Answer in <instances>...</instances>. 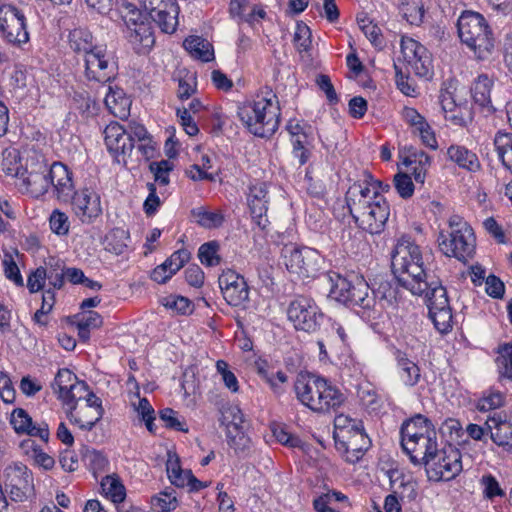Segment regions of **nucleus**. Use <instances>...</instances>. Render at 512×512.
<instances>
[{
	"label": "nucleus",
	"mask_w": 512,
	"mask_h": 512,
	"mask_svg": "<svg viewBox=\"0 0 512 512\" xmlns=\"http://www.w3.org/2000/svg\"><path fill=\"white\" fill-rule=\"evenodd\" d=\"M332 286L329 297L355 309L364 319H376L382 310L374 292L362 276L352 275L350 278L338 274L330 276Z\"/></svg>",
	"instance_id": "1"
},
{
	"label": "nucleus",
	"mask_w": 512,
	"mask_h": 512,
	"mask_svg": "<svg viewBox=\"0 0 512 512\" xmlns=\"http://www.w3.org/2000/svg\"><path fill=\"white\" fill-rule=\"evenodd\" d=\"M391 267L400 285L412 293H420L427 287L423 283L427 273L423 267L420 248L409 238L402 237L398 240L392 253Z\"/></svg>",
	"instance_id": "2"
},
{
	"label": "nucleus",
	"mask_w": 512,
	"mask_h": 512,
	"mask_svg": "<svg viewBox=\"0 0 512 512\" xmlns=\"http://www.w3.org/2000/svg\"><path fill=\"white\" fill-rule=\"evenodd\" d=\"M237 114L249 132L257 137H270L279 127L280 107L276 95L271 91L244 103Z\"/></svg>",
	"instance_id": "3"
},
{
	"label": "nucleus",
	"mask_w": 512,
	"mask_h": 512,
	"mask_svg": "<svg viewBox=\"0 0 512 512\" xmlns=\"http://www.w3.org/2000/svg\"><path fill=\"white\" fill-rule=\"evenodd\" d=\"M297 399L316 413L337 409L344 401L340 390L326 379L315 375H301L294 384Z\"/></svg>",
	"instance_id": "4"
},
{
	"label": "nucleus",
	"mask_w": 512,
	"mask_h": 512,
	"mask_svg": "<svg viewBox=\"0 0 512 512\" xmlns=\"http://www.w3.org/2000/svg\"><path fill=\"white\" fill-rule=\"evenodd\" d=\"M458 35L478 59H486L491 53L494 43L492 32L486 19L477 12L462 13L457 22Z\"/></svg>",
	"instance_id": "5"
},
{
	"label": "nucleus",
	"mask_w": 512,
	"mask_h": 512,
	"mask_svg": "<svg viewBox=\"0 0 512 512\" xmlns=\"http://www.w3.org/2000/svg\"><path fill=\"white\" fill-rule=\"evenodd\" d=\"M462 468L461 452L451 444L437 448L425 464L427 476L432 481H450Z\"/></svg>",
	"instance_id": "6"
},
{
	"label": "nucleus",
	"mask_w": 512,
	"mask_h": 512,
	"mask_svg": "<svg viewBox=\"0 0 512 512\" xmlns=\"http://www.w3.org/2000/svg\"><path fill=\"white\" fill-rule=\"evenodd\" d=\"M380 189H382L381 182L375 181L368 171L363 172L362 180L354 182L348 188L345 194V202L354 220L359 216L364 218L362 214L365 209L376 201V197H383L379 193Z\"/></svg>",
	"instance_id": "7"
},
{
	"label": "nucleus",
	"mask_w": 512,
	"mask_h": 512,
	"mask_svg": "<svg viewBox=\"0 0 512 512\" xmlns=\"http://www.w3.org/2000/svg\"><path fill=\"white\" fill-rule=\"evenodd\" d=\"M287 316L296 330L308 333L315 332L323 320V313L315 301L304 296H299L290 302Z\"/></svg>",
	"instance_id": "8"
},
{
	"label": "nucleus",
	"mask_w": 512,
	"mask_h": 512,
	"mask_svg": "<svg viewBox=\"0 0 512 512\" xmlns=\"http://www.w3.org/2000/svg\"><path fill=\"white\" fill-rule=\"evenodd\" d=\"M0 32L10 44L21 46L29 41L26 16L22 9L11 4L0 6Z\"/></svg>",
	"instance_id": "9"
},
{
	"label": "nucleus",
	"mask_w": 512,
	"mask_h": 512,
	"mask_svg": "<svg viewBox=\"0 0 512 512\" xmlns=\"http://www.w3.org/2000/svg\"><path fill=\"white\" fill-rule=\"evenodd\" d=\"M283 257L289 272L301 278L315 277L320 269V255L312 248L285 246Z\"/></svg>",
	"instance_id": "10"
},
{
	"label": "nucleus",
	"mask_w": 512,
	"mask_h": 512,
	"mask_svg": "<svg viewBox=\"0 0 512 512\" xmlns=\"http://www.w3.org/2000/svg\"><path fill=\"white\" fill-rule=\"evenodd\" d=\"M85 76L90 81L107 83L117 74V64L105 46L94 48V51L84 56Z\"/></svg>",
	"instance_id": "11"
},
{
	"label": "nucleus",
	"mask_w": 512,
	"mask_h": 512,
	"mask_svg": "<svg viewBox=\"0 0 512 512\" xmlns=\"http://www.w3.org/2000/svg\"><path fill=\"white\" fill-rule=\"evenodd\" d=\"M5 487L10 498L16 502H23L34 492L33 476L27 466L14 463L4 470Z\"/></svg>",
	"instance_id": "12"
},
{
	"label": "nucleus",
	"mask_w": 512,
	"mask_h": 512,
	"mask_svg": "<svg viewBox=\"0 0 512 512\" xmlns=\"http://www.w3.org/2000/svg\"><path fill=\"white\" fill-rule=\"evenodd\" d=\"M439 246L447 256H454L460 261L472 257L475 249V236L468 224H461L459 229H453L449 239H443Z\"/></svg>",
	"instance_id": "13"
},
{
	"label": "nucleus",
	"mask_w": 512,
	"mask_h": 512,
	"mask_svg": "<svg viewBox=\"0 0 512 512\" xmlns=\"http://www.w3.org/2000/svg\"><path fill=\"white\" fill-rule=\"evenodd\" d=\"M401 53L415 75L428 77L432 74V56L421 43L409 37H402Z\"/></svg>",
	"instance_id": "14"
},
{
	"label": "nucleus",
	"mask_w": 512,
	"mask_h": 512,
	"mask_svg": "<svg viewBox=\"0 0 512 512\" xmlns=\"http://www.w3.org/2000/svg\"><path fill=\"white\" fill-rule=\"evenodd\" d=\"M142 6L162 32H175L179 14L176 0H142Z\"/></svg>",
	"instance_id": "15"
},
{
	"label": "nucleus",
	"mask_w": 512,
	"mask_h": 512,
	"mask_svg": "<svg viewBox=\"0 0 512 512\" xmlns=\"http://www.w3.org/2000/svg\"><path fill=\"white\" fill-rule=\"evenodd\" d=\"M125 22L127 26L126 37L134 51L138 54L148 52L155 42L151 24L140 20L139 13H132Z\"/></svg>",
	"instance_id": "16"
},
{
	"label": "nucleus",
	"mask_w": 512,
	"mask_h": 512,
	"mask_svg": "<svg viewBox=\"0 0 512 512\" xmlns=\"http://www.w3.org/2000/svg\"><path fill=\"white\" fill-rule=\"evenodd\" d=\"M390 208L384 197H376V201L371 203L361 216L357 217L354 222L356 225L370 234H378L383 229L388 220Z\"/></svg>",
	"instance_id": "17"
},
{
	"label": "nucleus",
	"mask_w": 512,
	"mask_h": 512,
	"mask_svg": "<svg viewBox=\"0 0 512 512\" xmlns=\"http://www.w3.org/2000/svg\"><path fill=\"white\" fill-rule=\"evenodd\" d=\"M69 201H71L75 215L83 223H90L102 214L100 197L90 189L85 188L79 192H74Z\"/></svg>",
	"instance_id": "18"
},
{
	"label": "nucleus",
	"mask_w": 512,
	"mask_h": 512,
	"mask_svg": "<svg viewBox=\"0 0 512 512\" xmlns=\"http://www.w3.org/2000/svg\"><path fill=\"white\" fill-rule=\"evenodd\" d=\"M401 446L413 464L425 466L433 453L437 451V434L428 432L427 435L413 439L411 442H404Z\"/></svg>",
	"instance_id": "19"
},
{
	"label": "nucleus",
	"mask_w": 512,
	"mask_h": 512,
	"mask_svg": "<svg viewBox=\"0 0 512 512\" xmlns=\"http://www.w3.org/2000/svg\"><path fill=\"white\" fill-rule=\"evenodd\" d=\"M10 423L17 434H26L33 437H39L44 442L49 439L48 424L42 422L36 424L29 414L22 408H16L11 414Z\"/></svg>",
	"instance_id": "20"
},
{
	"label": "nucleus",
	"mask_w": 512,
	"mask_h": 512,
	"mask_svg": "<svg viewBox=\"0 0 512 512\" xmlns=\"http://www.w3.org/2000/svg\"><path fill=\"white\" fill-rule=\"evenodd\" d=\"M248 205L255 223L264 229L268 223L267 213V188L263 182L255 183L249 187Z\"/></svg>",
	"instance_id": "21"
},
{
	"label": "nucleus",
	"mask_w": 512,
	"mask_h": 512,
	"mask_svg": "<svg viewBox=\"0 0 512 512\" xmlns=\"http://www.w3.org/2000/svg\"><path fill=\"white\" fill-rule=\"evenodd\" d=\"M50 185L54 187L56 196L59 200L67 202L74 194V185L71 172L67 166L62 163H53L50 168Z\"/></svg>",
	"instance_id": "22"
},
{
	"label": "nucleus",
	"mask_w": 512,
	"mask_h": 512,
	"mask_svg": "<svg viewBox=\"0 0 512 512\" xmlns=\"http://www.w3.org/2000/svg\"><path fill=\"white\" fill-rule=\"evenodd\" d=\"M104 135L108 150L116 155L126 154L134 147L131 135L118 122L107 125Z\"/></svg>",
	"instance_id": "23"
},
{
	"label": "nucleus",
	"mask_w": 512,
	"mask_h": 512,
	"mask_svg": "<svg viewBox=\"0 0 512 512\" xmlns=\"http://www.w3.org/2000/svg\"><path fill=\"white\" fill-rule=\"evenodd\" d=\"M486 425L495 444L512 446V416L494 413L493 416L488 417Z\"/></svg>",
	"instance_id": "24"
},
{
	"label": "nucleus",
	"mask_w": 512,
	"mask_h": 512,
	"mask_svg": "<svg viewBox=\"0 0 512 512\" xmlns=\"http://www.w3.org/2000/svg\"><path fill=\"white\" fill-rule=\"evenodd\" d=\"M67 418L71 423L76 424L82 430L90 431L99 422L103 413L90 405L77 403L66 409Z\"/></svg>",
	"instance_id": "25"
},
{
	"label": "nucleus",
	"mask_w": 512,
	"mask_h": 512,
	"mask_svg": "<svg viewBox=\"0 0 512 512\" xmlns=\"http://www.w3.org/2000/svg\"><path fill=\"white\" fill-rule=\"evenodd\" d=\"M423 283L426 284L427 287H425L422 292L413 294L425 296L429 311L431 309H443L450 306L447 291L438 280L426 275V277L423 278Z\"/></svg>",
	"instance_id": "26"
},
{
	"label": "nucleus",
	"mask_w": 512,
	"mask_h": 512,
	"mask_svg": "<svg viewBox=\"0 0 512 512\" xmlns=\"http://www.w3.org/2000/svg\"><path fill=\"white\" fill-rule=\"evenodd\" d=\"M49 176L50 170L48 171L44 167L41 171H32L20 177L17 185L37 198L48 191L50 187Z\"/></svg>",
	"instance_id": "27"
},
{
	"label": "nucleus",
	"mask_w": 512,
	"mask_h": 512,
	"mask_svg": "<svg viewBox=\"0 0 512 512\" xmlns=\"http://www.w3.org/2000/svg\"><path fill=\"white\" fill-rule=\"evenodd\" d=\"M336 444L343 448L346 453L351 454V456H347L349 462H355L369 448L370 439L365 433L364 427H362L361 431H355L347 435V438L339 440Z\"/></svg>",
	"instance_id": "28"
},
{
	"label": "nucleus",
	"mask_w": 512,
	"mask_h": 512,
	"mask_svg": "<svg viewBox=\"0 0 512 512\" xmlns=\"http://www.w3.org/2000/svg\"><path fill=\"white\" fill-rule=\"evenodd\" d=\"M395 359L399 380L407 387L416 386L421 380V370L419 366L400 350L396 351Z\"/></svg>",
	"instance_id": "29"
},
{
	"label": "nucleus",
	"mask_w": 512,
	"mask_h": 512,
	"mask_svg": "<svg viewBox=\"0 0 512 512\" xmlns=\"http://www.w3.org/2000/svg\"><path fill=\"white\" fill-rule=\"evenodd\" d=\"M428 432L436 433L431 421L418 414L402 424L400 430L401 444L427 435Z\"/></svg>",
	"instance_id": "30"
},
{
	"label": "nucleus",
	"mask_w": 512,
	"mask_h": 512,
	"mask_svg": "<svg viewBox=\"0 0 512 512\" xmlns=\"http://www.w3.org/2000/svg\"><path fill=\"white\" fill-rule=\"evenodd\" d=\"M104 103L109 112L117 118L126 119L130 114L131 101L121 88L109 86Z\"/></svg>",
	"instance_id": "31"
},
{
	"label": "nucleus",
	"mask_w": 512,
	"mask_h": 512,
	"mask_svg": "<svg viewBox=\"0 0 512 512\" xmlns=\"http://www.w3.org/2000/svg\"><path fill=\"white\" fill-rule=\"evenodd\" d=\"M70 48L76 53H83L84 56L98 48L94 44L92 33L84 27H78L70 31L68 36Z\"/></svg>",
	"instance_id": "32"
},
{
	"label": "nucleus",
	"mask_w": 512,
	"mask_h": 512,
	"mask_svg": "<svg viewBox=\"0 0 512 512\" xmlns=\"http://www.w3.org/2000/svg\"><path fill=\"white\" fill-rule=\"evenodd\" d=\"M448 158L460 168L475 172L480 168V162L475 153L464 146L451 145L447 150Z\"/></svg>",
	"instance_id": "33"
},
{
	"label": "nucleus",
	"mask_w": 512,
	"mask_h": 512,
	"mask_svg": "<svg viewBox=\"0 0 512 512\" xmlns=\"http://www.w3.org/2000/svg\"><path fill=\"white\" fill-rule=\"evenodd\" d=\"M183 45L187 52L195 59L202 62H209L214 59L212 44L200 36H189L185 39Z\"/></svg>",
	"instance_id": "34"
},
{
	"label": "nucleus",
	"mask_w": 512,
	"mask_h": 512,
	"mask_svg": "<svg viewBox=\"0 0 512 512\" xmlns=\"http://www.w3.org/2000/svg\"><path fill=\"white\" fill-rule=\"evenodd\" d=\"M1 169L6 175L16 177L18 180L27 174V170L21 165L18 150L14 148L3 151Z\"/></svg>",
	"instance_id": "35"
},
{
	"label": "nucleus",
	"mask_w": 512,
	"mask_h": 512,
	"mask_svg": "<svg viewBox=\"0 0 512 512\" xmlns=\"http://www.w3.org/2000/svg\"><path fill=\"white\" fill-rule=\"evenodd\" d=\"M494 146L502 164L512 173V133L498 131Z\"/></svg>",
	"instance_id": "36"
},
{
	"label": "nucleus",
	"mask_w": 512,
	"mask_h": 512,
	"mask_svg": "<svg viewBox=\"0 0 512 512\" xmlns=\"http://www.w3.org/2000/svg\"><path fill=\"white\" fill-rule=\"evenodd\" d=\"M363 423L348 415L340 414L334 420V439L338 443L339 440L347 438V435L362 430Z\"/></svg>",
	"instance_id": "37"
},
{
	"label": "nucleus",
	"mask_w": 512,
	"mask_h": 512,
	"mask_svg": "<svg viewBox=\"0 0 512 512\" xmlns=\"http://www.w3.org/2000/svg\"><path fill=\"white\" fill-rule=\"evenodd\" d=\"M166 471L170 482L179 488L188 485L191 470H183L180 467L179 459L176 455L168 453V460L166 463Z\"/></svg>",
	"instance_id": "38"
},
{
	"label": "nucleus",
	"mask_w": 512,
	"mask_h": 512,
	"mask_svg": "<svg viewBox=\"0 0 512 512\" xmlns=\"http://www.w3.org/2000/svg\"><path fill=\"white\" fill-rule=\"evenodd\" d=\"M400 12L408 23L419 26L424 18V3L422 0H400Z\"/></svg>",
	"instance_id": "39"
},
{
	"label": "nucleus",
	"mask_w": 512,
	"mask_h": 512,
	"mask_svg": "<svg viewBox=\"0 0 512 512\" xmlns=\"http://www.w3.org/2000/svg\"><path fill=\"white\" fill-rule=\"evenodd\" d=\"M491 88L492 81L488 76L480 75L471 89L475 103L481 107H491Z\"/></svg>",
	"instance_id": "40"
},
{
	"label": "nucleus",
	"mask_w": 512,
	"mask_h": 512,
	"mask_svg": "<svg viewBox=\"0 0 512 512\" xmlns=\"http://www.w3.org/2000/svg\"><path fill=\"white\" fill-rule=\"evenodd\" d=\"M348 498L341 492L329 491L317 496L313 500V507L317 512H339L334 504L336 502H347Z\"/></svg>",
	"instance_id": "41"
},
{
	"label": "nucleus",
	"mask_w": 512,
	"mask_h": 512,
	"mask_svg": "<svg viewBox=\"0 0 512 512\" xmlns=\"http://www.w3.org/2000/svg\"><path fill=\"white\" fill-rule=\"evenodd\" d=\"M227 443L236 454L244 453L250 448L251 440L246 434V429L227 427Z\"/></svg>",
	"instance_id": "42"
},
{
	"label": "nucleus",
	"mask_w": 512,
	"mask_h": 512,
	"mask_svg": "<svg viewBox=\"0 0 512 512\" xmlns=\"http://www.w3.org/2000/svg\"><path fill=\"white\" fill-rule=\"evenodd\" d=\"M495 363L501 377L512 380V344L506 343L498 347Z\"/></svg>",
	"instance_id": "43"
},
{
	"label": "nucleus",
	"mask_w": 512,
	"mask_h": 512,
	"mask_svg": "<svg viewBox=\"0 0 512 512\" xmlns=\"http://www.w3.org/2000/svg\"><path fill=\"white\" fill-rule=\"evenodd\" d=\"M47 279L55 289H61L65 281L66 268L64 262L55 257H49L46 261Z\"/></svg>",
	"instance_id": "44"
},
{
	"label": "nucleus",
	"mask_w": 512,
	"mask_h": 512,
	"mask_svg": "<svg viewBox=\"0 0 512 512\" xmlns=\"http://www.w3.org/2000/svg\"><path fill=\"white\" fill-rule=\"evenodd\" d=\"M78 381L76 375L67 368L60 369L55 376L52 388L55 393H58L59 399L64 401V394L70 390V386Z\"/></svg>",
	"instance_id": "45"
},
{
	"label": "nucleus",
	"mask_w": 512,
	"mask_h": 512,
	"mask_svg": "<svg viewBox=\"0 0 512 512\" xmlns=\"http://www.w3.org/2000/svg\"><path fill=\"white\" fill-rule=\"evenodd\" d=\"M429 316L434 323L435 328L442 334L448 333L452 329V309L447 308L431 309Z\"/></svg>",
	"instance_id": "46"
},
{
	"label": "nucleus",
	"mask_w": 512,
	"mask_h": 512,
	"mask_svg": "<svg viewBox=\"0 0 512 512\" xmlns=\"http://www.w3.org/2000/svg\"><path fill=\"white\" fill-rule=\"evenodd\" d=\"M222 291L223 297L226 302L231 306H240L249 299V287L246 281Z\"/></svg>",
	"instance_id": "47"
},
{
	"label": "nucleus",
	"mask_w": 512,
	"mask_h": 512,
	"mask_svg": "<svg viewBox=\"0 0 512 512\" xmlns=\"http://www.w3.org/2000/svg\"><path fill=\"white\" fill-rule=\"evenodd\" d=\"M357 22L359 28L365 34V36L370 40L372 44L375 46H380L382 44V34L380 28L375 24L372 20H370L367 16H358Z\"/></svg>",
	"instance_id": "48"
},
{
	"label": "nucleus",
	"mask_w": 512,
	"mask_h": 512,
	"mask_svg": "<svg viewBox=\"0 0 512 512\" xmlns=\"http://www.w3.org/2000/svg\"><path fill=\"white\" fill-rule=\"evenodd\" d=\"M218 250L219 244L215 241L202 244L198 251L201 263L210 267L218 265L220 263Z\"/></svg>",
	"instance_id": "49"
},
{
	"label": "nucleus",
	"mask_w": 512,
	"mask_h": 512,
	"mask_svg": "<svg viewBox=\"0 0 512 512\" xmlns=\"http://www.w3.org/2000/svg\"><path fill=\"white\" fill-rule=\"evenodd\" d=\"M149 169L154 174V180L160 185L166 186L170 182L169 174L174 169V165L169 160H161L151 162Z\"/></svg>",
	"instance_id": "50"
},
{
	"label": "nucleus",
	"mask_w": 512,
	"mask_h": 512,
	"mask_svg": "<svg viewBox=\"0 0 512 512\" xmlns=\"http://www.w3.org/2000/svg\"><path fill=\"white\" fill-rule=\"evenodd\" d=\"M87 392H89V390L86 382L78 380L74 383V386H70V390L64 394L63 404L66 407L77 405V403L85 397Z\"/></svg>",
	"instance_id": "51"
},
{
	"label": "nucleus",
	"mask_w": 512,
	"mask_h": 512,
	"mask_svg": "<svg viewBox=\"0 0 512 512\" xmlns=\"http://www.w3.org/2000/svg\"><path fill=\"white\" fill-rule=\"evenodd\" d=\"M51 230L59 235H67L69 232L70 222L68 216L59 210H54L49 218Z\"/></svg>",
	"instance_id": "52"
},
{
	"label": "nucleus",
	"mask_w": 512,
	"mask_h": 512,
	"mask_svg": "<svg viewBox=\"0 0 512 512\" xmlns=\"http://www.w3.org/2000/svg\"><path fill=\"white\" fill-rule=\"evenodd\" d=\"M294 45L298 51H307L311 45V31L304 23H297L293 39Z\"/></svg>",
	"instance_id": "53"
},
{
	"label": "nucleus",
	"mask_w": 512,
	"mask_h": 512,
	"mask_svg": "<svg viewBox=\"0 0 512 512\" xmlns=\"http://www.w3.org/2000/svg\"><path fill=\"white\" fill-rule=\"evenodd\" d=\"M159 418L164 422L165 426L169 429H174L181 432H188V427L184 421L180 420L177 412L171 408H165L160 411Z\"/></svg>",
	"instance_id": "54"
},
{
	"label": "nucleus",
	"mask_w": 512,
	"mask_h": 512,
	"mask_svg": "<svg viewBox=\"0 0 512 512\" xmlns=\"http://www.w3.org/2000/svg\"><path fill=\"white\" fill-rule=\"evenodd\" d=\"M480 484L483 488V495L488 499H493L497 496H504V491L499 485L497 479L491 474H485L480 479Z\"/></svg>",
	"instance_id": "55"
},
{
	"label": "nucleus",
	"mask_w": 512,
	"mask_h": 512,
	"mask_svg": "<svg viewBox=\"0 0 512 512\" xmlns=\"http://www.w3.org/2000/svg\"><path fill=\"white\" fill-rule=\"evenodd\" d=\"M394 186L398 194L404 199L410 198L414 193V184L408 174L397 173L394 176Z\"/></svg>",
	"instance_id": "56"
},
{
	"label": "nucleus",
	"mask_w": 512,
	"mask_h": 512,
	"mask_svg": "<svg viewBox=\"0 0 512 512\" xmlns=\"http://www.w3.org/2000/svg\"><path fill=\"white\" fill-rule=\"evenodd\" d=\"M102 486L113 503H120L125 499V487L118 480L107 477Z\"/></svg>",
	"instance_id": "57"
},
{
	"label": "nucleus",
	"mask_w": 512,
	"mask_h": 512,
	"mask_svg": "<svg viewBox=\"0 0 512 512\" xmlns=\"http://www.w3.org/2000/svg\"><path fill=\"white\" fill-rule=\"evenodd\" d=\"M504 400L505 397L501 392H490L479 400L477 408L480 411L494 410L501 407L504 404Z\"/></svg>",
	"instance_id": "58"
},
{
	"label": "nucleus",
	"mask_w": 512,
	"mask_h": 512,
	"mask_svg": "<svg viewBox=\"0 0 512 512\" xmlns=\"http://www.w3.org/2000/svg\"><path fill=\"white\" fill-rule=\"evenodd\" d=\"M47 278V269L38 267L32 272L27 280V287L31 293H36L44 288L45 280Z\"/></svg>",
	"instance_id": "59"
},
{
	"label": "nucleus",
	"mask_w": 512,
	"mask_h": 512,
	"mask_svg": "<svg viewBox=\"0 0 512 512\" xmlns=\"http://www.w3.org/2000/svg\"><path fill=\"white\" fill-rule=\"evenodd\" d=\"M151 503L153 507L159 509L161 512H169L176 508L177 499L175 496H171V493L166 491L161 493V496H155L152 498Z\"/></svg>",
	"instance_id": "60"
},
{
	"label": "nucleus",
	"mask_w": 512,
	"mask_h": 512,
	"mask_svg": "<svg viewBox=\"0 0 512 512\" xmlns=\"http://www.w3.org/2000/svg\"><path fill=\"white\" fill-rule=\"evenodd\" d=\"M76 318L77 324L90 330L99 328L103 323L101 315L95 311L80 313L76 316Z\"/></svg>",
	"instance_id": "61"
},
{
	"label": "nucleus",
	"mask_w": 512,
	"mask_h": 512,
	"mask_svg": "<svg viewBox=\"0 0 512 512\" xmlns=\"http://www.w3.org/2000/svg\"><path fill=\"white\" fill-rule=\"evenodd\" d=\"M316 83L319 86V88L325 93L327 100L331 104H336L339 101L337 93L328 75H318L316 78Z\"/></svg>",
	"instance_id": "62"
},
{
	"label": "nucleus",
	"mask_w": 512,
	"mask_h": 512,
	"mask_svg": "<svg viewBox=\"0 0 512 512\" xmlns=\"http://www.w3.org/2000/svg\"><path fill=\"white\" fill-rule=\"evenodd\" d=\"M84 460L94 470H103L108 464L106 457L101 452L95 449H86V452L84 454Z\"/></svg>",
	"instance_id": "63"
},
{
	"label": "nucleus",
	"mask_w": 512,
	"mask_h": 512,
	"mask_svg": "<svg viewBox=\"0 0 512 512\" xmlns=\"http://www.w3.org/2000/svg\"><path fill=\"white\" fill-rule=\"evenodd\" d=\"M486 292L493 298H502L505 293L504 283L495 275H489L485 281Z\"/></svg>",
	"instance_id": "64"
}]
</instances>
